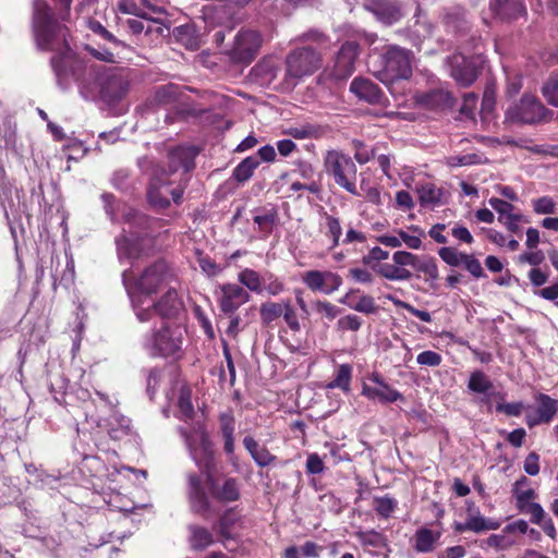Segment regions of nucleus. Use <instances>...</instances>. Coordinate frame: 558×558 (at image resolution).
Returning <instances> with one entry per match:
<instances>
[{"mask_svg":"<svg viewBox=\"0 0 558 558\" xmlns=\"http://www.w3.org/2000/svg\"><path fill=\"white\" fill-rule=\"evenodd\" d=\"M219 435L223 441V451L231 458L235 451V416L232 408L219 412L218 416Z\"/></svg>","mask_w":558,"mask_h":558,"instance_id":"obj_22","label":"nucleus"},{"mask_svg":"<svg viewBox=\"0 0 558 558\" xmlns=\"http://www.w3.org/2000/svg\"><path fill=\"white\" fill-rule=\"evenodd\" d=\"M418 256L407 252V251H397L392 255V260L398 267L405 268L408 266L414 268L417 262Z\"/></svg>","mask_w":558,"mask_h":558,"instance_id":"obj_58","label":"nucleus"},{"mask_svg":"<svg viewBox=\"0 0 558 558\" xmlns=\"http://www.w3.org/2000/svg\"><path fill=\"white\" fill-rule=\"evenodd\" d=\"M360 195L365 198L366 202L374 205L381 204L380 191L377 186L372 185L368 181L362 180L360 183Z\"/></svg>","mask_w":558,"mask_h":558,"instance_id":"obj_51","label":"nucleus"},{"mask_svg":"<svg viewBox=\"0 0 558 558\" xmlns=\"http://www.w3.org/2000/svg\"><path fill=\"white\" fill-rule=\"evenodd\" d=\"M439 257L449 266L458 267L463 264L466 253L458 252L454 247L444 246L438 250Z\"/></svg>","mask_w":558,"mask_h":558,"instance_id":"obj_48","label":"nucleus"},{"mask_svg":"<svg viewBox=\"0 0 558 558\" xmlns=\"http://www.w3.org/2000/svg\"><path fill=\"white\" fill-rule=\"evenodd\" d=\"M368 379L376 385V387H372L365 383L363 384L362 395L368 400L381 403H393L403 400L402 393L387 384L379 372L369 374Z\"/></svg>","mask_w":558,"mask_h":558,"instance_id":"obj_18","label":"nucleus"},{"mask_svg":"<svg viewBox=\"0 0 558 558\" xmlns=\"http://www.w3.org/2000/svg\"><path fill=\"white\" fill-rule=\"evenodd\" d=\"M533 210L537 215H550L556 211V204L549 196H542L532 201Z\"/></svg>","mask_w":558,"mask_h":558,"instance_id":"obj_55","label":"nucleus"},{"mask_svg":"<svg viewBox=\"0 0 558 558\" xmlns=\"http://www.w3.org/2000/svg\"><path fill=\"white\" fill-rule=\"evenodd\" d=\"M187 182L189 178L180 179L179 183L171 187L173 183L170 181L165 168L156 170L147 185L146 197L148 204L156 211L166 210L171 205L170 195L175 205H181Z\"/></svg>","mask_w":558,"mask_h":558,"instance_id":"obj_4","label":"nucleus"},{"mask_svg":"<svg viewBox=\"0 0 558 558\" xmlns=\"http://www.w3.org/2000/svg\"><path fill=\"white\" fill-rule=\"evenodd\" d=\"M167 220L136 213L128 217V229H123L116 239L117 252L120 258L140 259L155 253L156 236L154 232L161 228Z\"/></svg>","mask_w":558,"mask_h":558,"instance_id":"obj_3","label":"nucleus"},{"mask_svg":"<svg viewBox=\"0 0 558 558\" xmlns=\"http://www.w3.org/2000/svg\"><path fill=\"white\" fill-rule=\"evenodd\" d=\"M499 222L502 226H505V228L509 232L517 234V235H521L522 234L521 223H529L530 220L525 216H523L521 213L513 211L512 214L505 217L502 219V221H499Z\"/></svg>","mask_w":558,"mask_h":558,"instance_id":"obj_47","label":"nucleus"},{"mask_svg":"<svg viewBox=\"0 0 558 558\" xmlns=\"http://www.w3.org/2000/svg\"><path fill=\"white\" fill-rule=\"evenodd\" d=\"M440 537V533H435L427 527H421L415 532L414 548L417 553H430L434 550L435 543Z\"/></svg>","mask_w":558,"mask_h":558,"instance_id":"obj_38","label":"nucleus"},{"mask_svg":"<svg viewBox=\"0 0 558 558\" xmlns=\"http://www.w3.org/2000/svg\"><path fill=\"white\" fill-rule=\"evenodd\" d=\"M542 94L549 105L558 108V72L549 75L542 87Z\"/></svg>","mask_w":558,"mask_h":558,"instance_id":"obj_45","label":"nucleus"},{"mask_svg":"<svg viewBox=\"0 0 558 558\" xmlns=\"http://www.w3.org/2000/svg\"><path fill=\"white\" fill-rule=\"evenodd\" d=\"M411 57L408 49L388 46L381 54V69L376 73L377 78L384 83L409 78L412 74Z\"/></svg>","mask_w":558,"mask_h":558,"instance_id":"obj_8","label":"nucleus"},{"mask_svg":"<svg viewBox=\"0 0 558 558\" xmlns=\"http://www.w3.org/2000/svg\"><path fill=\"white\" fill-rule=\"evenodd\" d=\"M464 268L474 277V278H484L486 274L477 258H475L472 254H466V257L463 262Z\"/></svg>","mask_w":558,"mask_h":558,"instance_id":"obj_61","label":"nucleus"},{"mask_svg":"<svg viewBox=\"0 0 558 558\" xmlns=\"http://www.w3.org/2000/svg\"><path fill=\"white\" fill-rule=\"evenodd\" d=\"M323 222L319 230L327 239L329 245L328 251H332L341 244L342 225L341 219L337 216L330 215L327 211L322 213Z\"/></svg>","mask_w":558,"mask_h":558,"instance_id":"obj_26","label":"nucleus"},{"mask_svg":"<svg viewBox=\"0 0 558 558\" xmlns=\"http://www.w3.org/2000/svg\"><path fill=\"white\" fill-rule=\"evenodd\" d=\"M354 292V290L348 292L341 302L345 303L350 308L365 315H373L379 311V306L376 304L375 299L368 294H363L355 303L351 302L350 299Z\"/></svg>","mask_w":558,"mask_h":558,"instance_id":"obj_36","label":"nucleus"},{"mask_svg":"<svg viewBox=\"0 0 558 558\" xmlns=\"http://www.w3.org/2000/svg\"><path fill=\"white\" fill-rule=\"evenodd\" d=\"M294 169L293 172L299 174L304 180H312L314 178V167L313 165L304 159H298L293 162Z\"/></svg>","mask_w":558,"mask_h":558,"instance_id":"obj_64","label":"nucleus"},{"mask_svg":"<svg viewBox=\"0 0 558 558\" xmlns=\"http://www.w3.org/2000/svg\"><path fill=\"white\" fill-rule=\"evenodd\" d=\"M263 282L264 291H266L269 295L272 296L281 294L286 289L284 283L272 274H270L267 279H264Z\"/></svg>","mask_w":558,"mask_h":558,"instance_id":"obj_59","label":"nucleus"},{"mask_svg":"<svg viewBox=\"0 0 558 558\" xmlns=\"http://www.w3.org/2000/svg\"><path fill=\"white\" fill-rule=\"evenodd\" d=\"M350 92L359 99L371 105L380 104L384 94L379 86L368 78L355 77L350 85Z\"/></svg>","mask_w":558,"mask_h":558,"instance_id":"obj_24","label":"nucleus"},{"mask_svg":"<svg viewBox=\"0 0 558 558\" xmlns=\"http://www.w3.org/2000/svg\"><path fill=\"white\" fill-rule=\"evenodd\" d=\"M154 308L157 311V315L161 318L171 319L179 315L183 308V303L175 289H169L157 302L154 303Z\"/></svg>","mask_w":558,"mask_h":558,"instance_id":"obj_27","label":"nucleus"},{"mask_svg":"<svg viewBox=\"0 0 558 558\" xmlns=\"http://www.w3.org/2000/svg\"><path fill=\"white\" fill-rule=\"evenodd\" d=\"M418 201L423 207H435L442 203L444 192L434 183L426 182L417 186Z\"/></svg>","mask_w":558,"mask_h":558,"instance_id":"obj_34","label":"nucleus"},{"mask_svg":"<svg viewBox=\"0 0 558 558\" xmlns=\"http://www.w3.org/2000/svg\"><path fill=\"white\" fill-rule=\"evenodd\" d=\"M374 504V509L377 514L386 519L392 514L398 505L397 500L388 495L383 497H375Z\"/></svg>","mask_w":558,"mask_h":558,"instance_id":"obj_49","label":"nucleus"},{"mask_svg":"<svg viewBox=\"0 0 558 558\" xmlns=\"http://www.w3.org/2000/svg\"><path fill=\"white\" fill-rule=\"evenodd\" d=\"M387 298H388V300L392 301L395 305L404 308L408 313L415 316L420 320H422L424 323L432 322V315L427 311L418 310V308L414 307L413 305H411L410 303L400 301V300L393 298L392 295H388Z\"/></svg>","mask_w":558,"mask_h":558,"instance_id":"obj_54","label":"nucleus"},{"mask_svg":"<svg viewBox=\"0 0 558 558\" xmlns=\"http://www.w3.org/2000/svg\"><path fill=\"white\" fill-rule=\"evenodd\" d=\"M182 333L167 324L153 332L146 348L154 357H179L182 348Z\"/></svg>","mask_w":558,"mask_h":558,"instance_id":"obj_11","label":"nucleus"},{"mask_svg":"<svg viewBox=\"0 0 558 558\" xmlns=\"http://www.w3.org/2000/svg\"><path fill=\"white\" fill-rule=\"evenodd\" d=\"M414 269L425 275L426 281H435L439 277L438 266L434 257L417 258Z\"/></svg>","mask_w":558,"mask_h":558,"instance_id":"obj_46","label":"nucleus"},{"mask_svg":"<svg viewBox=\"0 0 558 558\" xmlns=\"http://www.w3.org/2000/svg\"><path fill=\"white\" fill-rule=\"evenodd\" d=\"M549 113L550 110L536 96L523 95L518 104L508 109L507 117L511 121L535 124L546 121Z\"/></svg>","mask_w":558,"mask_h":558,"instance_id":"obj_12","label":"nucleus"},{"mask_svg":"<svg viewBox=\"0 0 558 558\" xmlns=\"http://www.w3.org/2000/svg\"><path fill=\"white\" fill-rule=\"evenodd\" d=\"M240 498V483L235 477L219 478L216 473L202 477L195 472L187 475V500L191 511L204 519L216 513L210 499L228 505Z\"/></svg>","mask_w":558,"mask_h":558,"instance_id":"obj_2","label":"nucleus"},{"mask_svg":"<svg viewBox=\"0 0 558 558\" xmlns=\"http://www.w3.org/2000/svg\"><path fill=\"white\" fill-rule=\"evenodd\" d=\"M363 8L386 26H391L403 17L402 7L398 0H364Z\"/></svg>","mask_w":558,"mask_h":558,"instance_id":"obj_20","label":"nucleus"},{"mask_svg":"<svg viewBox=\"0 0 558 558\" xmlns=\"http://www.w3.org/2000/svg\"><path fill=\"white\" fill-rule=\"evenodd\" d=\"M56 2L57 16L47 1H34L33 28L39 49L56 52L50 59V64L58 84L63 85L72 74L75 53L66 39L69 28L59 21L70 20L72 0H56Z\"/></svg>","mask_w":558,"mask_h":558,"instance_id":"obj_1","label":"nucleus"},{"mask_svg":"<svg viewBox=\"0 0 558 558\" xmlns=\"http://www.w3.org/2000/svg\"><path fill=\"white\" fill-rule=\"evenodd\" d=\"M416 102L429 110H445L451 108L454 98L450 92L442 88H435L416 96Z\"/></svg>","mask_w":558,"mask_h":558,"instance_id":"obj_23","label":"nucleus"},{"mask_svg":"<svg viewBox=\"0 0 558 558\" xmlns=\"http://www.w3.org/2000/svg\"><path fill=\"white\" fill-rule=\"evenodd\" d=\"M513 541L507 537L505 534H492L485 541V544L488 547L495 548L497 550H505L510 548L513 545Z\"/></svg>","mask_w":558,"mask_h":558,"instance_id":"obj_60","label":"nucleus"},{"mask_svg":"<svg viewBox=\"0 0 558 558\" xmlns=\"http://www.w3.org/2000/svg\"><path fill=\"white\" fill-rule=\"evenodd\" d=\"M129 88L126 74L122 70H112L100 82V97L108 104H114L128 94Z\"/></svg>","mask_w":558,"mask_h":558,"instance_id":"obj_17","label":"nucleus"},{"mask_svg":"<svg viewBox=\"0 0 558 558\" xmlns=\"http://www.w3.org/2000/svg\"><path fill=\"white\" fill-rule=\"evenodd\" d=\"M284 134L296 140L319 138L324 135V129L318 124L304 123L287 129Z\"/></svg>","mask_w":558,"mask_h":558,"instance_id":"obj_40","label":"nucleus"},{"mask_svg":"<svg viewBox=\"0 0 558 558\" xmlns=\"http://www.w3.org/2000/svg\"><path fill=\"white\" fill-rule=\"evenodd\" d=\"M363 325V320L355 314H348L340 317L337 322V330L339 331H359Z\"/></svg>","mask_w":558,"mask_h":558,"instance_id":"obj_53","label":"nucleus"},{"mask_svg":"<svg viewBox=\"0 0 558 558\" xmlns=\"http://www.w3.org/2000/svg\"><path fill=\"white\" fill-rule=\"evenodd\" d=\"M253 221L258 226V231L268 236L279 222L278 209L276 207L262 208L259 214L253 217Z\"/></svg>","mask_w":558,"mask_h":558,"instance_id":"obj_32","label":"nucleus"},{"mask_svg":"<svg viewBox=\"0 0 558 558\" xmlns=\"http://www.w3.org/2000/svg\"><path fill=\"white\" fill-rule=\"evenodd\" d=\"M196 435L197 438L186 434L185 442L192 460L199 469V475L205 477L208 474L217 472L215 444L205 427H201L196 432Z\"/></svg>","mask_w":558,"mask_h":558,"instance_id":"obj_6","label":"nucleus"},{"mask_svg":"<svg viewBox=\"0 0 558 558\" xmlns=\"http://www.w3.org/2000/svg\"><path fill=\"white\" fill-rule=\"evenodd\" d=\"M488 203L492 208L497 211L498 221H502L505 217L515 211L514 205L498 197H492Z\"/></svg>","mask_w":558,"mask_h":558,"instance_id":"obj_56","label":"nucleus"},{"mask_svg":"<svg viewBox=\"0 0 558 558\" xmlns=\"http://www.w3.org/2000/svg\"><path fill=\"white\" fill-rule=\"evenodd\" d=\"M201 149L195 145H178L168 150V167L165 169L168 177L182 170V178L195 168V159L199 155Z\"/></svg>","mask_w":558,"mask_h":558,"instance_id":"obj_13","label":"nucleus"},{"mask_svg":"<svg viewBox=\"0 0 558 558\" xmlns=\"http://www.w3.org/2000/svg\"><path fill=\"white\" fill-rule=\"evenodd\" d=\"M361 52L359 43L348 40L338 50L330 71L332 78L342 81L351 76L355 70V62Z\"/></svg>","mask_w":558,"mask_h":558,"instance_id":"obj_14","label":"nucleus"},{"mask_svg":"<svg viewBox=\"0 0 558 558\" xmlns=\"http://www.w3.org/2000/svg\"><path fill=\"white\" fill-rule=\"evenodd\" d=\"M88 28L96 35L100 36L102 39L111 43L114 47H125V44L119 40L113 34H111L99 21L89 20Z\"/></svg>","mask_w":558,"mask_h":558,"instance_id":"obj_50","label":"nucleus"},{"mask_svg":"<svg viewBox=\"0 0 558 558\" xmlns=\"http://www.w3.org/2000/svg\"><path fill=\"white\" fill-rule=\"evenodd\" d=\"M535 409L525 414V424L533 428L538 425L550 424L558 413V399L544 392L534 395Z\"/></svg>","mask_w":558,"mask_h":558,"instance_id":"obj_15","label":"nucleus"},{"mask_svg":"<svg viewBox=\"0 0 558 558\" xmlns=\"http://www.w3.org/2000/svg\"><path fill=\"white\" fill-rule=\"evenodd\" d=\"M173 277L172 268L165 258H158L144 268L135 279L136 290L145 295L158 293Z\"/></svg>","mask_w":558,"mask_h":558,"instance_id":"obj_9","label":"nucleus"},{"mask_svg":"<svg viewBox=\"0 0 558 558\" xmlns=\"http://www.w3.org/2000/svg\"><path fill=\"white\" fill-rule=\"evenodd\" d=\"M490 9L502 20H517L526 13L522 0H490Z\"/></svg>","mask_w":558,"mask_h":558,"instance_id":"obj_28","label":"nucleus"},{"mask_svg":"<svg viewBox=\"0 0 558 558\" xmlns=\"http://www.w3.org/2000/svg\"><path fill=\"white\" fill-rule=\"evenodd\" d=\"M262 45L263 37L258 31L241 28L234 36L228 56L233 63L248 65L257 57Z\"/></svg>","mask_w":558,"mask_h":558,"instance_id":"obj_10","label":"nucleus"},{"mask_svg":"<svg viewBox=\"0 0 558 558\" xmlns=\"http://www.w3.org/2000/svg\"><path fill=\"white\" fill-rule=\"evenodd\" d=\"M313 308L317 313L323 314L329 320L335 319L340 313V310L335 304H332L329 301H325V300L324 301H322V300L314 301Z\"/></svg>","mask_w":558,"mask_h":558,"instance_id":"obj_57","label":"nucleus"},{"mask_svg":"<svg viewBox=\"0 0 558 558\" xmlns=\"http://www.w3.org/2000/svg\"><path fill=\"white\" fill-rule=\"evenodd\" d=\"M302 282L313 292L331 294L343 283L342 277L330 270H307L302 274Z\"/></svg>","mask_w":558,"mask_h":558,"instance_id":"obj_16","label":"nucleus"},{"mask_svg":"<svg viewBox=\"0 0 558 558\" xmlns=\"http://www.w3.org/2000/svg\"><path fill=\"white\" fill-rule=\"evenodd\" d=\"M259 167L258 157L248 156L244 158L232 171V179L238 184L246 183Z\"/></svg>","mask_w":558,"mask_h":558,"instance_id":"obj_35","label":"nucleus"},{"mask_svg":"<svg viewBox=\"0 0 558 558\" xmlns=\"http://www.w3.org/2000/svg\"><path fill=\"white\" fill-rule=\"evenodd\" d=\"M220 290L219 307L227 315H233L241 305L251 300V294L236 283H225Z\"/></svg>","mask_w":558,"mask_h":558,"instance_id":"obj_21","label":"nucleus"},{"mask_svg":"<svg viewBox=\"0 0 558 558\" xmlns=\"http://www.w3.org/2000/svg\"><path fill=\"white\" fill-rule=\"evenodd\" d=\"M282 317L291 331L299 332L301 330V324L299 322L296 311L290 300L284 301Z\"/></svg>","mask_w":558,"mask_h":558,"instance_id":"obj_52","label":"nucleus"},{"mask_svg":"<svg viewBox=\"0 0 558 558\" xmlns=\"http://www.w3.org/2000/svg\"><path fill=\"white\" fill-rule=\"evenodd\" d=\"M284 307V301L274 302L266 301L259 306V319L260 324L265 328H272L274 323L282 316Z\"/></svg>","mask_w":558,"mask_h":558,"instance_id":"obj_33","label":"nucleus"},{"mask_svg":"<svg viewBox=\"0 0 558 558\" xmlns=\"http://www.w3.org/2000/svg\"><path fill=\"white\" fill-rule=\"evenodd\" d=\"M376 272L385 279L393 280V281H405L410 280L413 277V274L402 267H398L393 264H381L377 268H374Z\"/></svg>","mask_w":558,"mask_h":558,"instance_id":"obj_41","label":"nucleus"},{"mask_svg":"<svg viewBox=\"0 0 558 558\" xmlns=\"http://www.w3.org/2000/svg\"><path fill=\"white\" fill-rule=\"evenodd\" d=\"M499 525V522L485 519L477 512L476 515H470L465 522H454L453 530L457 533H463L466 531L481 533L485 531L497 530Z\"/></svg>","mask_w":558,"mask_h":558,"instance_id":"obj_29","label":"nucleus"},{"mask_svg":"<svg viewBox=\"0 0 558 558\" xmlns=\"http://www.w3.org/2000/svg\"><path fill=\"white\" fill-rule=\"evenodd\" d=\"M187 530L190 532L189 544L191 549L202 551L214 543V535L207 527L190 524Z\"/></svg>","mask_w":558,"mask_h":558,"instance_id":"obj_31","label":"nucleus"},{"mask_svg":"<svg viewBox=\"0 0 558 558\" xmlns=\"http://www.w3.org/2000/svg\"><path fill=\"white\" fill-rule=\"evenodd\" d=\"M353 368L350 364H341L338 366L333 379L328 383L327 388L329 389H341L344 392H349L351 389Z\"/></svg>","mask_w":558,"mask_h":558,"instance_id":"obj_39","label":"nucleus"},{"mask_svg":"<svg viewBox=\"0 0 558 558\" xmlns=\"http://www.w3.org/2000/svg\"><path fill=\"white\" fill-rule=\"evenodd\" d=\"M322 66L320 53L311 47L292 50L286 58L284 83L295 86L298 80L312 75Z\"/></svg>","mask_w":558,"mask_h":558,"instance_id":"obj_7","label":"nucleus"},{"mask_svg":"<svg viewBox=\"0 0 558 558\" xmlns=\"http://www.w3.org/2000/svg\"><path fill=\"white\" fill-rule=\"evenodd\" d=\"M416 361L420 365L436 367L441 364L442 357L439 353H437L435 351L427 350V351L421 352L417 355Z\"/></svg>","mask_w":558,"mask_h":558,"instance_id":"obj_63","label":"nucleus"},{"mask_svg":"<svg viewBox=\"0 0 558 558\" xmlns=\"http://www.w3.org/2000/svg\"><path fill=\"white\" fill-rule=\"evenodd\" d=\"M324 167L337 185L352 195H360L356 187L357 169L349 155L340 150H328L324 157Z\"/></svg>","mask_w":558,"mask_h":558,"instance_id":"obj_5","label":"nucleus"},{"mask_svg":"<svg viewBox=\"0 0 558 558\" xmlns=\"http://www.w3.org/2000/svg\"><path fill=\"white\" fill-rule=\"evenodd\" d=\"M511 492L515 498V507L519 511H524V507L532 504V500L537 497L535 489L530 487V480L525 475H521L514 482Z\"/></svg>","mask_w":558,"mask_h":558,"instance_id":"obj_30","label":"nucleus"},{"mask_svg":"<svg viewBox=\"0 0 558 558\" xmlns=\"http://www.w3.org/2000/svg\"><path fill=\"white\" fill-rule=\"evenodd\" d=\"M522 513L530 514V521L534 524L542 523L544 521L547 513L544 508L538 502H532L524 507V511Z\"/></svg>","mask_w":558,"mask_h":558,"instance_id":"obj_62","label":"nucleus"},{"mask_svg":"<svg viewBox=\"0 0 558 558\" xmlns=\"http://www.w3.org/2000/svg\"><path fill=\"white\" fill-rule=\"evenodd\" d=\"M240 520L239 514L235 511V508H227L218 518L216 527L221 535V537L226 539L232 538V529L235 523Z\"/></svg>","mask_w":558,"mask_h":558,"instance_id":"obj_37","label":"nucleus"},{"mask_svg":"<svg viewBox=\"0 0 558 558\" xmlns=\"http://www.w3.org/2000/svg\"><path fill=\"white\" fill-rule=\"evenodd\" d=\"M181 94V86L169 83L156 88L154 99L158 105H170L177 101Z\"/></svg>","mask_w":558,"mask_h":558,"instance_id":"obj_42","label":"nucleus"},{"mask_svg":"<svg viewBox=\"0 0 558 558\" xmlns=\"http://www.w3.org/2000/svg\"><path fill=\"white\" fill-rule=\"evenodd\" d=\"M98 427L104 429L111 439L122 440L131 434V420L113 412L108 418L99 421Z\"/></svg>","mask_w":558,"mask_h":558,"instance_id":"obj_25","label":"nucleus"},{"mask_svg":"<svg viewBox=\"0 0 558 558\" xmlns=\"http://www.w3.org/2000/svg\"><path fill=\"white\" fill-rule=\"evenodd\" d=\"M493 388L492 380L482 371H474L471 373L468 389L475 393H487Z\"/></svg>","mask_w":558,"mask_h":558,"instance_id":"obj_44","label":"nucleus"},{"mask_svg":"<svg viewBox=\"0 0 558 558\" xmlns=\"http://www.w3.org/2000/svg\"><path fill=\"white\" fill-rule=\"evenodd\" d=\"M239 282L246 287L250 291L260 294L263 293V281L264 279L260 275L251 268H244L238 275Z\"/></svg>","mask_w":558,"mask_h":558,"instance_id":"obj_43","label":"nucleus"},{"mask_svg":"<svg viewBox=\"0 0 558 558\" xmlns=\"http://www.w3.org/2000/svg\"><path fill=\"white\" fill-rule=\"evenodd\" d=\"M450 74L462 87L471 86L480 75V69L473 58L454 53L448 58Z\"/></svg>","mask_w":558,"mask_h":558,"instance_id":"obj_19","label":"nucleus"}]
</instances>
